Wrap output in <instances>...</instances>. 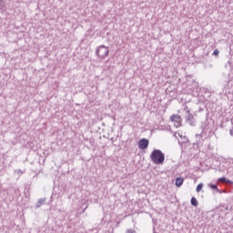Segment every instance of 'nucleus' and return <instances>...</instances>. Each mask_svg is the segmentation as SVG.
<instances>
[{"label": "nucleus", "instance_id": "6", "mask_svg": "<svg viewBox=\"0 0 233 233\" xmlns=\"http://www.w3.org/2000/svg\"><path fill=\"white\" fill-rule=\"evenodd\" d=\"M186 121L190 127H196V120L194 119V115H192V113L186 115Z\"/></svg>", "mask_w": 233, "mask_h": 233}, {"label": "nucleus", "instance_id": "4", "mask_svg": "<svg viewBox=\"0 0 233 233\" xmlns=\"http://www.w3.org/2000/svg\"><path fill=\"white\" fill-rule=\"evenodd\" d=\"M170 120L174 123L175 127L177 128H179L181 127V116L179 115H172L170 116Z\"/></svg>", "mask_w": 233, "mask_h": 233}, {"label": "nucleus", "instance_id": "2", "mask_svg": "<svg viewBox=\"0 0 233 233\" xmlns=\"http://www.w3.org/2000/svg\"><path fill=\"white\" fill-rule=\"evenodd\" d=\"M109 52L110 50L108 49V47L105 46H99L96 48V54L100 59H105V57H108Z\"/></svg>", "mask_w": 233, "mask_h": 233}, {"label": "nucleus", "instance_id": "17", "mask_svg": "<svg viewBox=\"0 0 233 233\" xmlns=\"http://www.w3.org/2000/svg\"><path fill=\"white\" fill-rule=\"evenodd\" d=\"M1 3H3V0H0V5H1Z\"/></svg>", "mask_w": 233, "mask_h": 233}, {"label": "nucleus", "instance_id": "9", "mask_svg": "<svg viewBox=\"0 0 233 233\" xmlns=\"http://www.w3.org/2000/svg\"><path fill=\"white\" fill-rule=\"evenodd\" d=\"M43 203H45V199L44 198H40L36 204H35V208H39V207H41V205H43Z\"/></svg>", "mask_w": 233, "mask_h": 233}, {"label": "nucleus", "instance_id": "18", "mask_svg": "<svg viewBox=\"0 0 233 233\" xmlns=\"http://www.w3.org/2000/svg\"><path fill=\"white\" fill-rule=\"evenodd\" d=\"M86 208H87V207H86V208H85L84 211H86Z\"/></svg>", "mask_w": 233, "mask_h": 233}, {"label": "nucleus", "instance_id": "12", "mask_svg": "<svg viewBox=\"0 0 233 233\" xmlns=\"http://www.w3.org/2000/svg\"><path fill=\"white\" fill-rule=\"evenodd\" d=\"M183 110L186 112V114H190V108H188V106H185Z\"/></svg>", "mask_w": 233, "mask_h": 233}, {"label": "nucleus", "instance_id": "8", "mask_svg": "<svg viewBox=\"0 0 233 233\" xmlns=\"http://www.w3.org/2000/svg\"><path fill=\"white\" fill-rule=\"evenodd\" d=\"M191 205L193 207H198V199L195 197L191 198Z\"/></svg>", "mask_w": 233, "mask_h": 233}, {"label": "nucleus", "instance_id": "11", "mask_svg": "<svg viewBox=\"0 0 233 233\" xmlns=\"http://www.w3.org/2000/svg\"><path fill=\"white\" fill-rule=\"evenodd\" d=\"M15 174H17L18 176H23V174H25V172L21 169H15Z\"/></svg>", "mask_w": 233, "mask_h": 233}, {"label": "nucleus", "instance_id": "16", "mask_svg": "<svg viewBox=\"0 0 233 233\" xmlns=\"http://www.w3.org/2000/svg\"><path fill=\"white\" fill-rule=\"evenodd\" d=\"M218 181H223V182H225V181H227V178H226V177H220V178L218 179Z\"/></svg>", "mask_w": 233, "mask_h": 233}, {"label": "nucleus", "instance_id": "13", "mask_svg": "<svg viewBox=\"0 0 233 233\" xmlns=\"http://www.w3.org/2000/svg\"><path fill=\"white\" fill-rule=\"evenodd\" d=\"M209 187H210V188H212L213 190H218L217 185L210 184Z\"/></svg>", "mask_w": 233, "mask_h": 233}, {"label": "nucleus", "instance_id": "5", "mask_svg": "<svg viewBox=\"0 0 233 233\" xmlns=\"http://www.w3.org/2000/svg\"><path fill=\"white\" fill-rule=\"evenodd\" d=\"M148 139L147 138H142L138 141V148H140V150H147V148H148Z\"/></svg>", "mask_w": 233, "mask_h": 233}, {"label": "nucleus", "instance_id": "10", "mask_svg": "<svg viewBox=\"0 0 233 233\" xmlns=\"http://www.w3.org/2000/svg\"><path fill=\"white\" fill-rule=\"evenodd\" d=\"M203 190V183H200L197 186V192H201Z\"/></svg>", "mask_w": 233, "mask_h": 233}, {"label": "nucleus", "instance_id": "1", "mask_svg": "<svg viewBox=\"0 0 233 233\" xmlns=\"http://www.w3.org/2000/svg\"><path fill=\"white\" fill-rule=\"evenodd\" d=\"M150 159L155 165H163L165 163V154L159 149H154L150 155Z\"/></svg>", "mask_w": 233, "mask_h": 233}, {"label": "nucleus", "instance_id": "20", "mask_svg": "<svg viewBox=\"0 0 233 233\" xmlns=\"http://www.w3.org/2000/svg\"><path fill=\"white\" fill-rule=\"evenodd\" d=\"M86 208H87V207H86V208H85L84 211H86Z\"/></svg>", "mask_w": 233, "mask_h": 233}, {"label": "nucleus", "instance_id": "19", "mask_svg": "<svg viewBox=\"0 0 233 233\" xmlns=\"http://www.w3.org/2000/svg\"><path fill=\"white\" fill-rule=\"evenodd\" d=\"M86 208H87V207H86V208H85L84 211H86Z\"/></svg>", "mask_w": 233, "mask_h": 233}, {"label": "nucleus", "instance_id": "3", "mask_svg": "<svg viewBox=\"0 0 233 233\" xmlns=\"http://www.w3.org/2000/svg\"><path fill=\"white\" fill-rule=\"evenodd\" d=\"M195 137H196V145L199 147L200 145H203V143L208 137V136L207 135V131H205V128H202L201 133L197 134Z\"/></svg>", "mask_w": 233, "mask_h": 233}, {"label": "nucleus", "instance_id": "15", "mask_svg": "<svg viewBox=\"0 0 233 233\" xmlns=\"http://www.w3.org/2000/svg\"><path fill=\"white\" fill-rule=\"evenodd\" d=\"M127 233H137L136 230L134 229H127Z\"/></svg>", "mask_w": 233, "mask_h": 233}, {"label": "nucleus", "instance_id": "7", "mask_svg": "<svg viewBox=\"0 0 233 233\" xmlns=\"http://www.w3.org/2000/svg\"><path fill=\"white\" fill-rule=\"evenodd\" d=\"M183 181H184V179L182 177H177L176 179L175 185L177 187H181V185H183Z\"/></svg>", "mask_w": 233, "mask_h": 233}, {"label": "nucleus", "instance_id": "14", "mask_svg": "<svg viewBox=\"0 0 233 233\" xmlns=\"http://www.w3.org/2000/svg\"><path fill=\"white\" fill-rule=\"evenodd\" d=\"M213 56H219V50L215 49L213 52Z\"/></svg>", "mask_w": 233, "mask_h": 233}]
</instances>
